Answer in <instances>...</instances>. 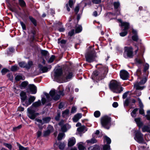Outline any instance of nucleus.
<instances>
[{
    "mask_svg": "<svg viewBox=\"0 0 150 150\" xmlns=\"http://www.w3.org/2000/svg\"><path fill=\"white\" fill-rule=\"evenodd\" d=\"M141 70L139 69L137 71V74L138 78V81L134 84V87L136 89L142 90L145 87L144 86H140V85L144 84L147 80V78L145 76L142 77L140 76Z\"/></svg>",
    "mask_w": 150,
    "mask_h": 150,
    "instance_id": "nucleus-1",
    "label": "nucleus"
},
{
    "mask_svg": "<svg viewBox=\"0 0 150 150\" xmlns=\"http://www.w3.org/2000/svg\"><path fill=\"white\" fill-rule=\"evenodd\" d=\"M108 71V69L107 67H103L100 72L97 71H95L93 72L92 74L93 77L94 79L98 80H102L105 77Z\"/></svg>",
    "mask_w": 150,
    "mask_h": 150,
    "instance_id": "nucleus-2",
    "label": "nucleus"
},
{
    "mask_svg": "<svg viewBox=\"0 0 150 150\" xmlns=\"http://www.w3.org/2000/svg\"><path fill=\"white\" fill-rule=\"evenodd\" d=\"M41 104V101L38 100L37 102L33 103L32 106L28 109V115L30 119L33 120L35 119L36 116L39 115L38 113H35V111L33 108V107H38L40 106Z\"/></svg>",
    "mask_w": 150,
    "mask_h": 150,
    "instance_id": "nucleus-3",
    "label": "nucleus"
},
{
    "mask_svg": "<svg viewBox=\"0 0 150 150\" xmlns=\"http://www.w3.org/2000/svg\"><path fill=\"white\" fill-rule=\"evenodd\" d=\"M109 87L114 93H120L123 91V88L121 86L120 83L115 80H112L110 82Z\"/></svg>",
    "mask_w": 150,
    "mask_h": 150,
    "instance_id": "nucleus-4",
    "label": "nucleus"
},
{
    "mask_svg": "<svg viewBox=\"0 0 150 150\" xmlns=\"http://www.w3.org/2000/svg\"><path fill=\"white\" fill-rule=\"evenodd\" d=\"M62 69H57L54 72V76L57 79L61 78L63 79L64 78H65L67 80L71 79L73 77V73L72 72H69L68 75L66 77L64 76V77H62Z\"/></svg>",
    "mask_w": 150,
    "mask_h": 150,
    "instance_id": "nucleus-5",
    "label": "nucleus"
},
{
    "mask_svg": "<svg viewBox=\"0 0 150 150\" xmlns=\"http://www.w3.org/2000/svg\"><path fill=\"white\" fill-rule=\"evenodd\" d=\"M111 118L107 115L102 117L101 120V123L102 126L105 128L108 129L111 125Z\"/></svg>",
    "mask_w": 150,
    "mask_h": 150,
    "instance_id": "nucleus-6",
    "label": "nucleus"
},
{
    "mask_svg": "<svg viewBox=\"0 0 150 150\" xmlns=\"http://www.w3.org/2000/svg\"><path fill=\"white\" fill-rule=\"evenodd\" d=\"M56 91L55 90H52L50 92V96L51 98H50L49 95L45 92L44 93V94L46 96V98L48 101H50L52 98L55 100H58L60 97V95L58 94L56 95Z\"/></svg>",
    "mask_w": 150,
    "mask_h": 150,
    "instance_id": "nucleus-7",
    "label": "nucleus"
},
{
    "mask_svg": "<svg viewBox=\"0 0 150 150\" xmlns=\"http://www.w3.org/2000/svg\"><path fill=\"white\" fill-rule=\"evenodd\" d=\"M123 56L125 58H132L133 57V48L131 47H125Z\"/></svg>",
    "mask_w": 150,
    "mask_h": 150,
    "instance_id": "nucleus-8",
    "label": "nucleus"
},
{
    "mask_svg": "<svg viewBox=\"0 0 150 150\" xmlns=\"http://www.w3.org/2000/svg\"><path fill=\"white\" fill-rule=\"evenodd\" d=\"M135 133L134 139L138 143L140 144H145L143 138V134L138 130H134Z\"/></svg>",
    "mask_w": 150,
    "mask_h": 150,
    "instance_id": "nucleus-9",
    "label": "nucleus"
},
{
    "mask_svg": "<svg viewBox=\"0 0 150 150\" xmlns=\"http://www.w3.org/2000/svg\"><path fill=\"white\" fill-rule=\"evenodd\" d=\"M85 58L87 62L89 63L93 62L96 57V54L93 52H89L85 55Z\"/></svg>",
    "mask_w": 150,
    "mask_h": 150,
    "instance_id": "nucleus-10",
    "label": "nucleus"
},
{
    "mask_svg": "<svg viewBox=\"0 0 150 150\" xmlns=\"http://www.w3.org/2000/svg\"><path fill=\"white\" fill-rule=\"evenodd\" d=\"M63 121H61L59 123V125L61 127L60 131L63 132H66L71 127V126L68 124L63 125Z\"/></svg>",
    "mask_w": 150,
    "mask_h": 150,
    "instance_id": "nucleus-11",
    "label": "nucleus"
},
{
    "mask_svg": "<svg viewBox=\"0 0 150 150\" xmlns=\"http://www.w3.org/2000/svg\"><path fill=\"white\" fill-rule=\"evenodd\" d=\"M118 22L120 23L119 25L121 28L124 27V28L122 29V30H127L129 28V23L126 22H123L121 19H118L117 20Z\"/></svg>",
    "mask_w": 150,
    "mask_h": 150,
    "instance_id": "nucleus-12",
    "label": "nucleus"
},
{
    "mask_svg": "<svg viewBox=\"0 0 150 150\" xmlns=\"http://www.w3.org/2000/svg\"><path fill=\"white\" fill-rule=\"evenodd\" d=\"M18 64L20 67H21L25 68H26L29 69L33 65V62L31 61H29L28 64L23 62H19Z\"/></svg>",
    "mask_w": 150,
    "mask_h": 150,
    "instance_id": "nucleus-13",
    "label": "nucleus"
},
{
    "mask_svg": "<svg viewBox=\"0 0 150 150\" xmlns=\"http://www.w3.org/2000/svg\"><path fill=\"white\" fill-rule=\"evenodd\" d=\"M120 76L121 78L124 80L128 79L129 76V74L128 72L125 70H121L120 72Z\"/></svg>",
    "mask_w": 150,
    "mask_h": 150,
    "instance_id": "nucleus-14",
    "label": "nucleus"
},
{
    "mask_svg": "<svg viewBox=\"0 0 150 150\" xmlns=\"http://www.w3.org/2000/svg\"><path fill=\"white\" fill-rule=\"evenodd\" d=\"M35 98L34 96H31L29 98L28 100L25 101V103H22V104L26 107H27L34 101Z\"/></svg>",
    "mask_w": 150,
    "mask_h": 150,
    "instance_id": "nucleus-15",
    "label": "nucleus"
},
{
    "mask_svg": "<svg viewBox=\"0 0 150 150\" xmlns=\"http://www.w3.org/2000/svg\"><path fill=\"white\" fill-rule=\"evenodd\" d=\"M28 88L31 94H35L37 92V87L34 84H30Z\"/></svg>",
    "mask_w": 150,
    "mask_h": 150,
    "instance_id": "nucleus-16",
    "label": "nucleus"
},
{
    "mask_svg": "<svg viewBox=\"0 0 150 150\" xmlns=\"http://www.w3.org/2000/svg\"><path fill=\"white\" fill-rule=\"evenodd\" d=\"M35 120L37 122H36L35 124L37 125L40 129H42L43 128L42 125L44 124L42 120L38 118H36Z\"/></svg>",
    "mask_w": 150,
    "mask_h": 150,
    "instance_id": "nucleus-17",
    "label": "nucleus"
},
{
    "mask_svg": "<svg viewBox=\"0 0 150 150\" xmlns=\"http://www.w3.org/2000/svg\"><path fill=\"white\" fill-rule=\"evenodd\" d=\"M76 142V139L74 137L70 138L68 140V146L69 147H71L74 146Z\"/></svg>",
    "mask_w": 150,
    "mask_h": 150,
    "instance_id": "nucleus-18",
    "label": "nucleus"
},
{
    "mask_svg": "<svg viewBox=\"0 0 150 150\" xmlns=\"http://www.w3.org/2000/svg\"><path fill=\"white\" fill-rule=\"evenodd\" d=\"M21 102L23 103H24L26 99L27 96L26 93L23 91L21 92L20 94Z\"/></svg>",
    "mask_w": 150,
    "mask_h": 150,
    "instance_id": "nucleus-19",
    "label": "nucleus"
},
{
    "mask_svg": "<svg viewBox=\"0 0 150 150\" xmlns=\"http://www.w3.org/2000/svg\"><path fill=\"white\" fill-rule=\"evenodd\" d=\"M74 2L72 0H69V4H67L66 5V7L67 10L68 11H69L70 10V8H72L73 7Z\"/></svg>",
    "mask_w": 150,
    "mask_h": 150,
    "instance_id": "nucleus-20",
    "label": "nucleus"
},
{
    "mask_svg": "<svg viewBox=\"0 0 150 150\" xmlns=\"http://www.w3.org/2000/svg\"><path fill=\"white\" fill-rule=\"evenodd\" d=\"M134 120L137 125L140 128L143 126V123L141 121V119L140 117L135 118Z\"/></svg>",
    "mask_w": 150,
    "mask_h": 150,
    "instance_id": "nucleus-21",
    "label": "nucleus"
},
{
    "mask_svg": "<svg viewBox=\"0 0 150 150\" xmlns=\"http://www.w3.org/2000/svg\"><path fill=\"white\" fill-rule=\"evenodd\" d=\"M25 79V76L21 74H18L16 76L15 80L16 81H18L20 80H23Z\"/></svg>",
    "mask_w": 150,
    "mask_h": 150,
    "instance_id": "nucleus-22",
    "label": "nucleus"
},
{
    "mask_svg": "<svg viewBox=\"0 0 150 150\" xmlns=\"http://www.w3.org/2000/svg\"><path fill=\"white\" fill-rule=\"evenodd\" d=\"M82 117V115L81 113H78L73 118V120L74 122H76Z\"/></svg>",
    "mask_w": 150,
    "mask_h": 150,
    "instance_id": "nucleus-23",
    "label": "nucleus"
},
{
    "mask_svg": "<svg viewBox=\"0 0 150 150\" xmlns=\"http://www.w3.org/2000/svg\"><path fill=\"white\" fill-rule=\"evenodd\" d=\"M28 84L27 81L22 82L20 85V88L21 89H25Z\"/></svg>",
    "mask_w": 150,
    "mask_h": 150,
    "instance_id": "nucleus-24",
    "label": "nucleus"
},
{
    "mask_svg": "<svg viewBox=\"0 0 150 150\" xmlns=\"http://www.w3.org/2000/svg\"><path fill=\"white\" fill-rule=\"evenodd\" d=\"M132 38L133 40L138 43H140L141 42V40L139 38L138 35H132Z\"/></svg>",
    "mask_w": 150,
    "mask_h": 150,
    "instance_id": "nucleus-25",
    "label": "nucleus"
},
{
    "mask_svg": "<svg viewBox=\"0 0 150 150\" xmlns=\"http://www.w3.org/2000/svg\"><path fill=\"white\" fill-rule=\"evenodd\" d=\"M38 67L40 68V70H41L42 73L47 72L48 71V69L47 67H43L41 64L39 65Z\"/></svg>",
    "mask_w": 150,
    "mask_h": 150,
    "instance_id": "nucleus-26",
    "label": "nucleus"
},
{
    "mask_svg": "<svg viewBox=\"0 0 150 150\" xmlns=\"http://www.w3.org/2000/svg\"><path fill=\"white\" fill-rule=\"evenodd\" d=\"M28 33L29 34H32L33 35L31 39L32 40H34L35 38V35L36 34V33L35 31L34 30L31 29L28 30Z\"/></svg>",
    "mask_w": 150,
    "mask_h": 150,
    "instance_id": "nucleus-27",
    "label": "nucleus"
},
{
    "mask_svg": "<svg viewBox=\"0 0 150 150\" xmlns=\"http://www.w3.org/2000/svg\"><path fill=\"white\" fill-rule=\"evenodd\" d=\"M88 150H100V146L97 145H95L90 147L88 148Z\"/></svg>",
    "mask_w": 150,
    "mask_h": 150,
    "instance_id": "nucleus-28",
    "label": "nucleus"
},
{
    "mask_svg": "<svg viewBox=\"0 0 150 150\" xmlns=\"http://www.w3.org/2000/svg\"><path fill=\"white\" fill-rule=\"evenodd\" d=\"M138 108H135L131 112V115L133 118H135L137 116V112L138 111Z\"/></svg>",
    "mask_w": 150,
    "mask_h": 150,
    "instance_id": "nucleus-29",
    "label": "nucleus"
},
{
    "mask_svg": "<svg viewBox=\"0 0 150 150\" xmlns=\"http://www.w3.org/2000/svg\"><path fill=\"white\" fill-rule=\"evenodd\" d=\"M78 148L79 150H86V148L83 145V143L80 142L78 144Z\"/></svg>",
    "mask_w": 150,
    "mask_h": 150,
    "instance_id": "nucleus-30",
    "label": "nucleus"
},
{
    "mask_svg": "<svg viewBox=\"0 0 150 150\" xmlns=\"http://www.w3.org/2000/svg\"><path fill=\"white\" fill-rule=\"evenodd\" d=\"M51 120V117H43L42 118V120L44 124L48 123Z\"/></svg>",
    "mask_w": 150,
    "mask_h": 150,
    "instance_id": "nucleus-31",
    "label": "nucleus"
},
{
    "mask_svg": "<svg viewBox=\"0 0 150 150\" xmlns=\"http://www.w3.org/2000/svg\"><path fill=\"white\" fill-rule=\"evenodd\" d=\"M142 131L143 132L150 133V128L147 126H144L142 128Z\"/></svg>",
    "mask_w": 150,
    "mask_h": 150,
    "instance_id": "nucleus-32",
    "label": "nucleus"
},
{
    "mask_svg": "<svg viewBox=\"0 0 150 150\" xmlns=\"http://www.w3.org/2000/svg\"><path fill=\"white\" fill-rule=\"evenodd\" d=\"M69 110L68 109H67L63 111L62 112V117H64L68 116L69 113Z\"/></svg>",
    "mask_w": 150,
    "mask_h": 150,
    "instance_id": "nucleus-33",
    "label": "nucleus"
},
{
    "mask_svg": "<svg viewBox=\"0 0 150 150\" xmlns=\"http://www.w3.org/2000/svg\"><path fill=\"white\" fill-rule=\"evenodd\" d=\"M86 127L85 126H81L77 129V131L80 133L83 132L86 129Z\"/></svg>",
    "mask_w": 150,
    "mask_h": 150,
    "instance_id": "nucleus-34",
    "label": "nucleus"
},
{
    "mask_svg": "<svg viewBox=\"0 0 150 150\" xmlns=\"http://www.w3.org/2000/svg\"><path fill=\"white\" fill-rule=\"evenodd\" d=\"M29 18L30 20L33 23L34 25L35 26H36L37 23L36 20L31 16H29Z\"/></svg>",
    "mask_w": 150,
    "mask_h": 150,
    "instance_id": "nucleus-35",
    "label": "nucleus"
},
{
    "mask_svg": "<svg viewBox=\"0 0 150 150\" xmlns=\"http://www.w3.org/2000/svg\"><path fill=\"white\" fill-rule=\"evenodd\" d=\"M104 142H107V144L110 145L111 143V139L108 137L105 136L104 137Z\"/></svg>",
    "mask_w": 150,
    "mask_h": 150,
    "instance_id": "nucleus-36",
    "label": "nucleus"
},
{
    "mask_svg": "<svg viewBox=\"0 0 150 150\" xmlns=\"http://www.w3.org/2000/svg\"><path fill=\"white\" fill-rule=\"evenodd\" d=\"M82 30V27L80 25L76 26L75 31L76 33H79Z\"/></svg>",
    "mask_w": 150,
    "mask_h": 150,
    "instance_id": "nucleus-37",
    "label": "nucleus"
},
{
    "mask_svg": "<svg viewBox=\"0 0 150 150\" xmlns=\"http://www.w3.org/2000/svg\"><path fill=\"white\" fill-rule=\"evenodd\" d=\"M113 6L114 8L117 9L120 6V3L119 1L114 2L113 3Z\"/></svg>",
    "mask_w": 150,
    "mask_h": 150,
    "instance_id": "nucleus-38",
    "label": "nucleus"
},
{
    "mask_svg": "<svg viewBox=\"0 0 150 150\" xmlns=\"http://www.w3.org/2000/svg\"><path fill=\"white\" fill-rule=\"evenodd\" d=\"M3 145L10 150H12V146L11 144L4 143H3Z\"/></svg>",
    "mask_w": 150,
    "mask_h": 150,
    "instance_id": "nucleus-39",
    "label": "nucleus"
},
{
    "mask_svg": "<svg viewBox=\"0 0 150 150\" xmlns=\"http://www.w3.org/2000/svg\"><path fill=\"white\" fill-rule=\"evenodd\" d=\"M65 134L64 133H59L57 137L58 140H61L62 139L63 137L65 136Z\"/></svg>",
    "mask_w": 150,
    "mask_h": 150,
    "instance_id": "nucleus-40",
    "label": "nucleus"
},
{
    "mask_svg": "<svg viewBox=\"0 0 150 150\" xmlns=\"http://www.w3.org/2000/svg\"><path fill=\"white\" fill-rule=\"evenodd\" d=\"M65 145L64 143L60 142L59 145V149L62 150H63L65 147Z\"/></svg>",
    "mask_w": 150,
    "mask_h": 150,
    "instance_id": "nucleus-41",
    "label": "nucleus"
},
{
    "mask_svg": "<svg viewBox=\"0 0 150 150\" xmlns=\"http://www.w3.org/2000/svg\"><path fill=\"white\" fill-rule=\"evenodd\" d=\"M17 145L18 146L19 150H27L28 149V147H24L21 146L19 143H17Z\"/></svg>",
    "mask_w": 150,
    "mask_h": 150,
    "instance_id": "nucleus-42",
    "label": "nucleus"
},
{
    "mask_svg": "<svg viewBox=\"0 0 150 150\" xmlns=\"http://www.w3.org/2000/svg\"><path fill=\"white\" fill-rule=\"evenodd\" d=\"M110 145L105 144L103 146V150H110Z\"/></svg>",
    "mask_w": 150,
    "mask_h": 150,
    "instance_id": "nucleus-43",
    "label": "nucleus"
},
{
    "mask_svg": "<svg viewBox=\"0 0 150 150\" xmlns=\"http://www.w3.org/2000/svg\"><path fill=\"white\" fill-rule=\"evenodd\" d=\"M19 3L21 7H24L26 5L25 2L23 0H18Z\"/></svg>",
    "mask_w": 150,
    "mask_h": 150,
    "instance_id": "nucleus-44",
    "label": "nucleus"
},
{
    "mask_svg": "<svg viewBox=\"0 0 150 150\" xmlns=\"http://www.w3.org/2000/svg\"><path fill=\"white\" fill-rule=\"evenodd\" d=\"M124 31L120 33V35L121 37H124L128 33V30H123Z\"/></svg>",
    "mask_w": 150,
    "mask_h": 150,
    "instance_id": "nucleus-45",
    "label": "nucleus"
},
{
    "mask_svg": "<svg viewBox=\"0 0 150 150\" xmlns=\"http://www.w3.org/2000/svg\"><path fill=\"white\" fill-rule=\"evenodd\" d=\"M145 117L147 120L150 121V110H148L147 111V115H145Z\"/></svg>",
    "mask_w": 150,
    "mask_h": 150,
    "instance_id": "nucleus-46",
    "label": "nucleus"
},
{
    "mask_svg": "<svg viewBox=\"0 0 150 150\" xmlns=\"http://www.w3.org/2000/svg\"><path fill=\"white\" fill-rule=\"evenodd\" d=\"M58 43H60V45L61 46H62L61 44H65L66 42H67V40H65L64 39H62V40H61L60 41V39H58Z\"/></svg>",
    "mask_w": 150,
    "mask_h": 150,
    "instance_id": "nucleus-47",
    "label": "nucleus"
},
{
    "mask_svg": "<svg viewBox=\"0 0 150 150\" xmlns=\"http://www.w3.org/2000/svg\"><path fill=\"white\" fill-rule=\"evenodd\" d=\"M135 62L137 64H141L143 63L141 59L139 57L135 59Z\"/></svg>",
    "mask_w": 150,
    "mask_h": 150,
    "instance_id": "nucleus-48",
    "label": "nucleus"
},
{
    "mask_svg": "<svg viewBox=\"0 0 150 150\" xmlns=\"http://www.w3.org/2000/svg\"><path fill=\"white\" fill-rule=\"evenodd\" d=\"M94 115L95 117H98L100 116V113L99 111H96L94 112Z\"/></svg>",
    "mask_w": 150,
    "mask_h": 150,
    "instance_id": "nucleus-49",
    "label": "nucleus"
},
{
    "mask_svg": "<svg viewBox=\"0 0 150 150\" xmlns=\"http://www.w3.org/2000/svg\"><path fill=\"white\" fill-rule=\"evenodd\" d=\"M53 129L54 128L53 126L49 125L47 127V130L51 133L53 131Z\"/></svg>",
    "mask_w": 150,
    "mask_h": 150,
    "instance_id": "nucleus-50",
    "label": "nucleus"
},
{
    "mask_svg": "<svg viewBox=\"0 0 150 150\" xmlns=\"http://www.w3.org/2000/svg\"><path fill=\"white\" fill-rule=\"evenodd\" d=\"M79 5L78 4L75 7L74 11L76 14H77L79 11Z\"/></svg>",
    "mask_w": 150,
    "mask_h": 150,
    "instance_id": "nucleus-51",
    "label": "nucleus"
},
{
    "mask_svg": "<svg viewBox=\"0 0 150 150\" xmlns=\"http://www.w3.org/2000/svg\"><path fill=\"white\" fill-rule=\"evenodd\" d=\"M18 68L17 66L14 65L11 67V70L12 71H15L18 70Z\"/></svg>",
    "mask_w": 150,
    "mask_h": 150,
    "instance_id": "nucleus-52",
    "label": "nucleus"
},
{
    "mask_svg": "<svg viewBox=\"0 0 150 150\" xmlns=\"http://www.w3.org/2000/svg\"><path fill=\"white\" fill-rule=\"evenodd\" d=\"M86 142L88 143H91L93 144L96 142L97 141L96 140L94 139H92L90 140H87Z\"/></svg>",
    "mask_w": 150,
    "mask_h": 150,
    "instance_id": "nucleus-53",
    "label": "nucleus"
},
{
    "mask_svg": "<svg viewBox=\"0 0 150 150\" xmlns=\"http://www.w3.org/2000/svg\"><path fill=\"white\" fill-rule=\"evenodd\" d=\"M7 76L10 81H13V75L11 73H9L7 74Z\"/></svg>",
    "mask_w": 150,
    "mask_h": 150,
    "instance_id": "nucleus-54",
    "label": "nucleus"
},
{
    "mask_svg": "<svg viewBox=\"0 0 150 150\" xmlns=\"http://www.w3.org/2000/svg\"><path fill=\"white\" fill-rule=\"evenodd\" d=\"M55 57L54 55H52L51 57L50 58L49 60H48V63H51L52 62L54 58H55Z\"/></svg>",
    "mask_w": 150,
    "mask_h": 150,
    "instance_id": "nucleus-55",
    "label": "nucleus"
},
{
    "mask_svg": "<svg viewBox=\"0 0 150 150\" xmlns=\"http://www.w3.org/2000/svg\"><path fill=\"white\" fill-rule=\"evenodd\" d=\"M20 24L22 26V28L23 30H25L26 28V27L25 25L23 22L20 21Z\"/></svg>",
    "mask_w": 150,
    "mask_h": 150,
    "instance_id": "nucleus-56",
    "label": "nucleus"
},
{
    "mask_svg": "<svg viewBox=\"0 0 150 150\" xmlns=\"http://www.w3.org/2000/svg\"><path fill=\"white\" fill-rule=\"evenodd\" d=\"M74 30L72 29L68 33V35L70 37L72 36L74 34Z\"/></svg>",
    "mask_w": 150,
    "mask_h": 150,
    "instance_id": "nucleus-57",
    "label": "nucleus"
},
{
    "mask_svg": "<svg viewBox=\"0 0 150 150\" xmlns=\"http://www.w3.org/2000/svg\"><path fill=\"white\" fill-rule=\"evenodd\" d=\"M139 113L140 114L143 115L145 117V115L144 114V110L143 108L139 109Z\"/></svg>",
    "mask_w": 150,
    "mask_h": 150,
    "instance_id": "nucleus-58",
    "label": "nucleus"
},
{
    "mask_svg": "<svg viewBox=\"0 0 150 150\" xmlns=\"http://www.w3.org/2000/svg\"><path fill=\"white\" fill-rule=\"evenodd\" d=\"M137 90L135 91V94L136 95L139 96H141V95L142 93L141 92L139 91L138 89H136Z\"/></svg>",
    "mask_w": 150,
    "mask_h": 150,
    "instance_id": "nucleus-59",
    "label": "nucleus"
},
{
    "mask_svg": "<svg viewBox=\"0 0 150 150\" xmlns=\"http://www.w3.org/2000/svg\"><path fill=\"white\" fill-rule=\"evenodd\" d=\"M138 100L139 104V106L140 107V108H143V105L142 103L141 99L139 98H138Z\"/></svg>",
    "mask_w": 150,
    "mask_h": 150,
    "instance_id": "nucleus-60",
    "label": "nucleus"
},
{
    "mask_svg": "<svg viewBox=\"0 0 150 150\" xmlns=\"http://www.w3.org/2000/svg\"><path fill=\"white\" fill-rule=\"evenodd\" d=\"M48 53V51L46 50H43L41 51V54H42V55L44 56H46V55H47Z\"/></svg>",
    "mask_w": 150,
    "mask_h": 150,
    "instance_id": "nucleus-61",
    "label": "nucleus"
},
{
    "mask_svg": "<svg viewBox=\"0 0 150 150\" xmlns=\"http://www.w3.org/2000/svg\"><path fill=\"white\" fill-rule=\"evenodd\" d=\"M101 1V0H93L92 2L93 3L95 4H99Z\"/></svg>",
    "mask_w": 150,
    "mask_h": 150,
    "instance_id": "nucleus-62",
    "label": "nucleus"
},
{
    "mask_svg": "<svg viewBox=\"0 0 150 150\" xmlns=\"http://www.w3.org/2000/svg\"><path fill=\"white\" fill-rule=\"evenodd\" d=\"M149 65L148 64L146 63L145 64L144 68V70L145 72L149 69Z\"/></svg>",
    "mask_w": 150,
    "mask_h": 150,
    "instance_id": "nucleus-63",
    "label": "nucleus"
},
{
    "mask_svg": "<svg viewBox=\"0 0 150 150\" xmlns=\"http://www.w3.org/2000/svg\"><path fill=\"white\" fill-rule=\"evenodd\" d=\"M129 99L128 98H127L126 99L124 103V105H125L126 106H127L129 105Z\"/></svg>",
    "mask_w": 150,
    "mask_h": 150,
    "instance_id": "nucleus-64",
    "label": "nucleus"
}]
</instances>
